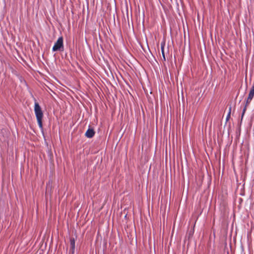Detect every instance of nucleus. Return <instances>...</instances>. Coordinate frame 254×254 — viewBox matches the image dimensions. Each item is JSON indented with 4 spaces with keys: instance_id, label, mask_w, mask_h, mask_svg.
<instances>
[{
    "instance_id": "1",
    "label": "nucleus",
    "mask_w": 254,
    "mask_h": 254,
    "mask_svg": "<svg viewBox=\"0 0 254 254\" xmlns=\"http://www.w3.org/2000/svg\"><path fill=\"white\" fill-rule=\"evenodd\" d=\"M34 112L37 120L38 124L41 129L43 128L42 119L43 113L41 107L38 102H35L34 104Z\"/></svg>"
},
{
    "instance_id": "2",
    "label": "nucleus",
    "mask_w": 254,
    "mask_h": 254,
    "mask_svg": "<svg viewBox=\"0 0 254 254\" xmlns=\"http://www.w3.org/2000/svg\"><path fill=\"white\" fill-rule=\"evenodd\" d=\"M63 39L62 37H60L57 41L55 43L54 46L53 47V51L54 52L60 51L63 47Z\"/></svg>"
},
{
    "instance_id": "3",
    "label": "nucleus",
    "mask_w": 254,
    "mask_h": 254,
    "mask_svg": "<svg viewBox=\"0 0 254 254\" xmlns=\"http://www.w3.org/2000/svg\"><path fill=\"white\" fill-rule=\"evenodd\" d=\"M75 249V238L70 237L69 238V254H74Z\"/></svg>"
},
{
    "instance_id": "4",
    "label": "nucleus",
    "mask_w": 254,
    "mask_h": 254,
    "mask_svg": "<svg viewBox=\"0 0 254 254\" xmlns=\"http://www.w3.org/2000/svg\"><path fill=\"white\" fill-rule=\"evenodd\" d=\"M95 132L94 129L91 127L90 126H89L88 128L86 130L85 135L86 137L91 138L93 137L95 135Z\"/></svg>"
},
{
    "instance_id": "5",
    "label": "nucleus",
    "mask_w": 254,
    "mask_h": 254,
    "mask_svg": "<svg viewBox=\"0 0 254 254\" xmlns=\"http://www.w3.org/2000/svg\"><path fill=\"white\" fill-rule=\"evenodd\" d=\"M254 96V83L253 84L248 95V97L247 99V104H249Z\"/></svg>"
},
{
    "instance_id": "6",
    "label": "nucleus",
    "mask_w": 254,
    "mask_h": 254,
    "mask_svg": "<svg viewBox=\"0 0 254 254\" xmlns=\"http://www.w3.org/2000/svg\"><path fill=\"white\" fill-rule=\"evenodd\" d=\"M165 46V41L163 40L161 43V53H162V55H165V52H164Z\"/></svg>"
},
{
    "instance_id": "7",
    "label": "nucleus",
    "mask_w": 254,
    "mask_h": 254,
    "mask_svg": "<svg viewBox=\"0 0 254 254\" xmlns=\"http://www.w3.org/2000/svg\"><path fill=\"white\" fill-rule=\"evenodd\" d=\"M231 107L230 106L229 109V112L228 113V114L226 117V121L227 122L229 119L230 118V115H231Z\"/></svg>"
},
{
    "instance_id": "8",
    "label": "nucleus",
    "mask_w": 254,
    "mask_h": 254,
    "mask_svg": "<svg viewBox=\"0 0 254 254\" xmlns=\"http://www.w3.org/2000/svg\"><path fill=\"white\" fill-rule=\"evenodd\" d=\"M248 104H247V102L246 103V105H245V106L244 107V108H243V112H242V116H241V120H242L243 118V116H244L245 115V113L246 112V109H247V106Z\"/></svg>"
},
{
    "instance_id": "9",
    "label": "nucleus",
    "mask_w": 254,
    "mask_h": 254,
    "mask_svg": "<svg viewBox=\"0 0 254 254\" xmlns=\"http://www.w3.org/2000/svg\"><path fill=\"white\" fill-rule=\"evenodd\" d=\"M162 57H163V58L164 61H166V58H165V55H162Z\"/></svg>"
},
{
    "instance_id": "10",
    "label": "nucleus",
    "mask_w": 254,
    "mask_h": 254,
    "mask_svg": "<svg viewBox=\"0 0 254 254\" xmlns=\"http://www.w3.org/2000/svg\"><path fill=\"white\" fill-rule=\"evenodd\" d=\"M177 2V0H175Z\"/></svg>"
}]
</instances>
